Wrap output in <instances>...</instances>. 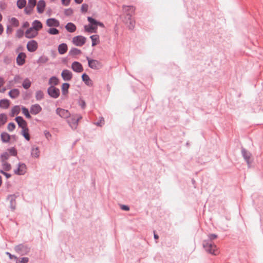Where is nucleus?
<instances>
[{
	"label": "nucleus",
	"mask_w": 263,
	"mask_h": 263,
	"mask_svg": "<svg viewBox=\"0 0 263 263\" xmlns=\"http://www.w3.org/2000/svg\"><path fill=\"white\" fill-rule=\"evenodd\" d=\"M68 50L67 45L65 43L60 44L58 46V52L60 54H65Z\"/></svg>",
	"instance_id": "nucleus-22"
},
{
	"label": "nucleus",
	"mask_w": 263,
	"mask_h": 263,
	"mask_svg": "<svg viewBox=\"0 0 263 263\" xmlns=\"http://www.w3.org/2000/svg\"><path fill=\"white\" fill-rule=\"evenodd\" d=\"M121 209L122 210L128 211L129 210V208L128 205H121Z\"/></svg>",
	"instance_id": "nucleus-61"
},
{
	"label": "nucleus",
	"mask_w": 263,
	"mask_h": 263,
	"mask_svg": "<svg viewBox=\"0 0 263 263\" xmlns=\"http://www.w3.org/2000/svg\"><path fill=\"white\" fill-rule=\"evenodd\" d=\"M7 122V117L5 114H0V127Z\"/></svg>",
	"instance_id": "nucleus-40"
},
{
	"label": "nucleus",
	"mask_w": 263,
	"mask_h": 263,
	"mask_svg": "<svg viewBox=\"0 0 263 263\" xmlns=\"http://www.w3.org/2000/svg\"><path fill=\"white\" fill-rule=\"evenodd\" d=\"M8 151L9 152V154L10 155H11L13 156H15L17 155V151L16 150V149L14 147H12V148H9V149H8Z\"/></svg>",
	"instance_id": "nucleus-47"
},
{
	"label": "nucleus",
	"mask_w": 263,
	"mask_h": 263,
	"mask_svg": "<svg viewBox=\"0 0 263 263\" xmlns=\"http://www.w3.org/2000/svg\"><path fill=\"white\" fill-rule=\"evenodd\" d=\"M37 43L35 40H31L27 43V49L29 52H34L37 49Z\"/></svg>",
	"instance_id": "nucleus-10"
},
{
	"label": "nucleus",
	"mask_w": 263,
	"mask_h": 263,
	"mask_svg": "<svg viewBox=\"0 0 263 263\" xmlns=\"http://www.w3.org/2000/svg\"><path fill=\"white\" fill-rule=\"evenodd\" d=\"M40 151L37 147L33 146L31 148V155L32 157L38 158L39 157Z\"/></svg>",
	"instance_id": "nucleus-32"
},
{
	"label": "nucleus",
	"mask_w": 263,
	"mask_h": 263,
	"mask_svg": "<svg viewBox=\"0 0 263 263\" xmlns=\"http://www.w3.org/2000/svg\"><path fill=\"white\" fill-rule=\"evenodd\" d=\"M21 79L20 77L18 75H16L14 78V81L15 82H18V80Z\"/></svg>",
	"instance_id": "nucleus-64"
},
{
	"label": "nucleus",
	"mask_w": 263,
	"mask_h": 263,
	"mask_svg": "<svg viewBox=\"0 0 263 263\" xmlns=\"http://www.w3.org/2000/svg\"><path fill=\"white\" fill-rule=\"evenodd\" d=\"M87 20L89 22L90 25L96 27L97 28V24L98 23V21L93 18L91 16L87 17Z\"/></svg>",
	"instance_id": "nucleus-39"
},
{
	"label": "nucleus",
	"mask_w": 263,
	"mask_h": 263,
	"mask_svg": "<svg viewBox=\"0 0 263 263\" xmlns=\"http://www.w3.org/2000/svg\"><path fill=\"white\" fill-rule=\"evenodd\" d=\"M26 166L24 163H19L17 168L14 171L15 174L23 175L26 173Z\"/></svg>",
	"instance_id": "nucleus-13"
},
{
	"label": "nucleus",
	"mask_w": 263,
	"mask_h": 263,
	"mask_svg": "<svg viewBox=\"0 0 263 263\" xmlns=\"http://www.w3.org/2000/svg\"><path fill=\"white\" fill-rule=\"evenodd\" d=\"M129 21V24L128 27L130 29H133L135 27V21H132V18L130 20H128Z\"/></svg>",
	"instance_id": "nucleus-57"
},
{
	"label": "nucleus",
	"mask_w": 263,
	"mask_h": 263,
	"mask_svg": "<svg viewBox=\"0 0 263 263\" xmlns=\"http://www.w3.org/2000/svg\"><path fill=\"white\" fill-rule=\"evenodd\" d=\"M85 30L86 32L89 33H92L93 32V30L96 29V27L94 26H92L91 25H89L88 26L87 25L84 26Z\"/></svg>",
	"instance_id": "nucleus-44"
},
{
	"label": "nucleus",
	"mask_w": 263,
	"mask_h": 263,
	"mask_svg": "<svg viewBox=\"0 0 263 263\" xmlns=\"http://www.w3.org/2000/svg\"><path fill=\"white\" fill-rule=\"evenodd\" d=\"M82 79L86 85L89 86H92V81L86 73H84L82 75Z\"/></svg>",
	"instance_id": "nucleus-21"
},
{
	"label": "nucleus",
	"mask_w": 263,
	"mask_h": 263,
	"mask_svg": "<svg viewBox=\"0 0 263 263\" xmlns=\"http://www.w3.org/2000/svg\"><path fill=\"white\" fill-rule=\"evenodd\" d=\"M44 135L46 137V138L49 140L50 138L51 137V134L47 130H45L44 131Z\"/></svg>",
	"instance_id": "nucleus-60"
},
{
	"label": "nucleus",
	"mask_w": 263,
	"mask_h": 263,
	"mask_svg": "<svg viewBox=\"0 0 263 263\" xmlns=\"http://www.w3.org/2000/svg\"><path fill=\"white\" fill-rule=\"evenodd\" d=\"M37 32L33 31V30H31L27 34V29L25 32V37L27 39H32L35 37L37 35Z\"/></svg>",
	"instance_id": "nucleus-29"
},
{
	"label": "nucleus",
	"mask_w": 263,
	"mask_h": 263,
	"mask_svg": "<svg viewBox=\"0 0 263 263\" xmlns=\"http://www.w3.org/2000/svg\"><path fill=\"white\" fill-rule=\"evenodd\" d=\"M26 5V0H17V6L19 9H22Z\"/></svg>",
	"instance_id": "nucleus-41"
},
{
	"label": "nucleus",
	"mask_w": 263,
	"mask_h": 263,
	"mask_svg": "<svg viewBox=\"0 0 263 263\" xmlns=\"http://www.w3.org/2000/svg\"><path fill=\"white\" fill-rule=\"evenodd\" d=\"M46 6L45 2L44 0H40L37 5V11L39 13H42L44 11V9Z\"/></svg>",
	"instance_id": "nucleus-20"
},
{
	"label": "nucleus",
	"mask_w": 263,
	"mask_h": 263,
	"mask_svg": "<svg viewBox=\"0 0 263 263\" xmlns=\"http://www.w3.org/2000/svg\"><path fill=\"white\" fill-rule=\"evenodd\" d=\"M65 29L67 31L70 33L74 32L76 30V25L71 22L68 23L65 26Z\"/></svg>",
	"instance_id": "nucleus-24"
},
{
	"label": "nucleus",
	"mask_w": 263,
	"mask_h": 263,
	"mask_svg": "<svg viewBox=\"0 0 263 263\" xmlns=\"http://www.w3.org/2000/svg\"><path fill=\"white\" fill-rule=\"evenodd\" d=\"M104 124V120L103 117H100L99 121L97 122L95 124L99 127H101Z\"/></svg>",
	"instance_id": "nucleus-49"
},
{
	"label": "nucleus",
	"mask_w": 263,
	"mask_h": 263,
	"mask_svg": "<svg viewBox=\"0 0 263 263\" xmlns=\"http://www.w3.org/2000/svg\"><path fill=\"white\" fill-rule=\"evenodd\" d=\"M81 53L82 51L81 50L76 48H72L69 51V55L70 56L74 57L80 54Z\"/></svg>",
	"instance_id": "nucleus-28"
},
{
	"label": "nucleus",
	"mask_w": 263,
	"mask_h": 263,
	"mask_svg": "<svg viewBox=\"0 0 263 263\" xmlns=\"http://www.w3.org/2000/svg\"><path fill=\"white\" fill-rule=\"evenodd\" d=\"M47 32L52 35H57L59 33V30L55 28H51L48 29Z\"/></svg>",
	"instance_id": "nucleus-45"
},
{
	"label": "nucleus",
	"mask_w": 263,
	"mask_h": 263,
	"mask_svg": "<svg viewBox=\"0 0 263 263\" xmlns=\"http://www.w3.org/2000/svg\"><path fill=\"white\" fill-rule=\"evenodd\" d=\"M48 61V58L45 55L41 56L38 60L37 61V63L38 64H44L46 63Z\"/></svg>",
	"instance_id": "nucleus-38"
},
{
	"label": "nucleus",
	"mask_w": 263,
	"mask_h": 263,
	"mask_svg": "<svg viewBox=\"0 0 263 263\" xmlns=\"http://www.w3.org/2000/svg\"><path fill=\"white\" fill-rule=\"evenodd\" d=\"M46 25L49 27H58L60 26V22L54 18H50L47 20Z\"/></svg>",
	"instance_id": "nucleus-19"
},
{
	"label": "nucleus",
	"mask_w": 263,
	"mask_h": 263,
	"mask_svg": "<svg viewBox=\"0 0 263 263\" xmlns=\"http://www.w3.org/2000/svg\"><path fill=\"white\" fill-rule=\"evenodd\" d=\"M36 4V0H28V5L32 8H34Z\"/></svg>",
	"instance_id": "nucleus-51"
},
{
	"label": "nucleus",
	"mask_w": 263,
	"mask_h": 263,
	"mask_svg": "<svg viewBox=\"0 0 263 263\" xmlns=\"http://www.w3.org/2000/svg\"><path fill=\"white\" fill-rule=\"evenodd\" d=\"M11 24L14 27H18L19 25V22L17 18L15 17H12L10 20Z\"/></svg>",
	"instance_id": "nucleus-46"
},
{
	"label": "nucleus",
	"mask_w": 263,
	"mask_h": 263,
	"mask_svg": "<svg viewBox=\"0 0 263 263\" xmlns=\"http://www.w3.org/2000/svg\"><path fill=\"white\" fill-rule=\"evenodd\" d=\"M22 110L23 114L25 115V116L26 117V118L29 119L31 118V116L30 114V112H29L28 108H27L23 106L22 107Z\"/></svg>",
	"instance_id": "nucleus-35"
},
{
	"label": "nucleus",
	"mask_w": 263,
	"mask_h": 263,
	"mask_svg": "<svg viewBox=\"0 0 263 263\" xmlns=\"http://www.w3.org/2000/svg\"><path fill=\"white\" fill-rule=\"evenodd\" d=\"M15 120L19 127L22 129L27 127V123L22 117L17 116L15 118Z\"/></svg>",
	"instance_id": "nucleus-17"
},
{
	"label": "nucleus",
	"mask_w": 263,
	"mask_h": 263,
	"mask_svg": "<svg viewBox=\"0 0 263 263\" xmlns=\"http://www.w3.org/2000/svg\"><path fill=\"white\" fill-rule=\"evenodd\" d=\"M15 128V124L13 122H10L8 124L7 128L10 132H12Z\"/></svg>",
	"instance_id": "nucleus-50"
},
{
	"label": "nucleus",
	"mask_w": 263,
	"mask_h": 263,
	"mask_svg": "<svg viewBox=\"0 0 263 263\" xmlns=\"http://www.w3.org/2000/svg\"><path fill=\"white\" fill-rule=\"evenodd\" d=\"M61 2L63 5L67 6L69 5L70 0H61Z\"/></svg>",
	"instance_id": "nucleus-59"
},
{
	"label": "nucleus",
	"mask_w": 263,
	"mask_h": 263,
	"mask_svg": "<svg viewBox=\"0 0 263 263\" xmlns=\"http://www.w3.org/2000/svg\"><path fill=\"white\" fill-rule=\"evenodd\" d=\"M61 76L63 80L70 81L72 78V72L68 69H64L61 73Z\"/></svg>",
	"instance_id": "nucleus-16"
},
{
	"label": "nucleus",
	"mask_w": 263,
	"mask_h": 263,
	"mask_svg": "<svg viewBox=\"0 0 263 263\" xmlns=\"http://www.w3.org/2000/svg\"><path fill=\"white\" fill-rule=\"evenodd\" d=\"M47 93L51 98L57 99L60 96V91L59 88L51 85L48 88Z\"/></svg>",
	"instance_id": "nucleus-5"
},
{
	"label": "nucleus",
	"mask_w": 263,
	"mask_h": 263,
	"mask_svg": "<svg viewBox=\"0 0 263 263\" xmlns=\"http://www.w3.org/2000/svg\"><path fill=\"white\" fill-rule=\"evenodd\" d=\"M20 112V107L18 105L14 106L11 109V116L13 117L15 115H17Z\"/></svg>",
	"instance_id": "nucleus-34"
},
{
	"label": "nucleus",
	"mask_w": 263,
	"mask_h": 263,
	"mask_svg": "<svg viewBox=\"0 0 263 263\" xmlns=\"http://www.w3.org/2000/svg\"><path fill=\"white\" fill-rule=\"evenodd\" d=\"M88 6L86 4H83L81 6V11L83 12H86L88 10Z\"/></svg>",
	"instance_id": "nucleus-55"
},
{
	"label": "nucleus",
	"mask_w": 263,
	"mask_h": 263,
	"mask_svg": "<svg viewBox=\"0 0 263 263\" xmlns=\"http://www.w3.org/2000/svg\"><path fill=\"white\" fill-rule=\"evenodd\" d=\"M26 58V55L24 52L19 53L16 59L17 64L19 66L24 65L25 63Z\"/></svg>",
	"instance_id": "nucleus-15"
},
{
	"label": "nucleus",
	"mask_w": 263,
	"mask_h": 263,
	"mask_svg": "<svg viewBox=\"0 0 263 263\" xmlns=\"http://www.w3.org/2000/svg\"><path fill=\"white\" fill-rule=\"evenodd\" d=\"M17 196L15 194H11L7 196V199L10 201V208L12 211L15 209L16 198Z\"/></svg>",
	"instance_id": "nucleus-12"
},
{
	"label": "nucleus",
	"mask_w": 263,
	"mask_h": 263,
	"mask_svg": "<svg viewBox=\"0 0 263 263\" xmlns=\"http://www.w3.org/2000/svg\"><path fill=\"white\" fill-rule=\"evenodd\" d=\"M70 85L68 83H64L62 85V93L63 95H66L68 92V89Z\"/></svg>",
	"instance_id": "nucleus-31"
},
{
	"label": "nucleus",
	"mask_w": 263,
	"mask_h": 263,
	"mask_svg": "<svg viewBox=\"0 0 263 263\" xmlns=\"http://www.w3.org/2000/svg\"><path fill=\"white\" fill-rule=\"evenodd\" d=\"M90 38L92 41V46H95L97 45L100 42L99 36L97 34L91 35L90 36Z\"/></svg>",
	"instance_id": "nucleus-30"
},
{
	"label": "nucleus",
	"mask_w": 263,
	"mask_h": 263,
	"mask_svg": "<svg viewBox=\"0 0 263 263\" xmlns=\"http://www.w3.org/2000/svg\"><path fill=\"white\" fill-rule=\"evenodd\" d=\"M31 85V82L29 79L26 78L22 83V86L25 89H28Z\"/></svg>",
	"instance_id": "nucleus-33"
},
{
	"label": "nucleus",
	"mask_w": 263,
	"mask_h": 263,
	"mask_svg": "<svg viewBox=\"0 0 263 263\" xmlns=\"http://www.w3.org/2000/svg\"><path fill=\"white\" fill-rule=\"evenodd\" d=\"M10 155L7 152L3 153L1 156V159L2 162H5L9 158Z\"/></svg>",
	"instance_id": "nucleus-43"
},
{
	"label": "nucleus",
	"mask_w": 263,
	"mask_h": 263,
	"mask_svg": "<svg viewBox=\"0 0 263 263\" xmlns=\"http://www.w3.org/2000/svg\"><path fill=\"white\" fill-rule=\"evenodd\" d=\"M29 26V23L28 22H25L23 23L22 27L23 28H26Z\"/></svg>",
	"instance_id": "nucleus-63"
},
{
	"label": "nucleus",
	"mask_w": 263,
	"mask_h": 263,
	"mask_svg": "<svg viewBox=\"0 0 263 263\" xmlns=\"http://www.w3.org/2000/svg\"><path fill=\"white\" fill-rule=\"evenodd\" d=\"M1 140L4 143H7L9 142L10 139V136L6 132H3L1 135Z\"/></svg>",
	"instance_id": "nucleus-25"
},
{
	"label": "nucleus",
	"mask_w": 263,
	"mask_h": 263,
	"mask_svg": "<svg viewBox=\"0 0 263 263\" xmlns=\"http://www.w3.org/2000/svg\"><path fill=\"white\" fill-rule=\"evenodd\" d=\"M33 10V8H32L28 6H27V7H26V8L24 9V12L26 14L29 15L31 14Z\"/></svg>",
	"instance_id": "nucleus-53"
},
{
	"label": "nucleus",
	"mask_w": 263,
	"mask_h": 263,
	"mask_svg": "<svg viewBox=\"0 0 263 263\" xmlns=\"http://www.w3.org/2000/svg\"><path fill=\"white\" fill-rule=\"evenodd\" d=\"M20 94V90L17 88L12 89L9 92V96L12 99H15L17 98Z\"/></svg>",
	"instance_id": "nucleus-23"
},
{
	"label": "nucleus",
	"mask_w": 263,
	"mask_h": 263,
	"mask_svg": "<svg viewBox=\"0 0 263 263\" xmlns=\"http://www.w3.org/2000/svg\"><path fill=\"white\" fill-rule=\"evenodd\" d=\"M82 119V117L80 114H70V117L67 119V122L72 129H76L78 127L79 121Z\"/></svg>",
	"instance_id": "nucleus-2"
},
{
	"label": "nucleus",
	"mask_w": 263,
	"mask_h": 263,
	"mask_svg": "<svg viewBox=\"0 0 263 263\" xmlns=\"http://www.w3.org/2000/svg\"><path fill=\"white\" fill-rule=\"evenodd\" d=\"M123 10L126 14L127 19L128 20H130L131 17L135 13V7L133 6H123Z\"/></svg>",
	"instance_id": "nucleus-7"
},
{
	"label": "nucleus",
	"mask_w": 263,
	"mask_h": 263,
	"mask_svg": "<svg viewBox=\"0 0 263 263\" xmlns=\"http://www.w3.org/2000/svg\"><path fill=\"white\" fill-rule=\"evenodd\" d=\"M24 31L21 29L17 30L16 35L18 38H21L24 35Z\"/></svg>",
	"instance_id": "nucleus-54"
},
{
	"label": "nucleus",
	"mask_w": 263,
	"mask_h": 263,
	"mask_svg": "<svg viewBox=\"0 0 263 263\" xmlns=\"http://www.w3.org/2000/svg\"><path fill=\"white\" fill-rule=\"evenodd\" d=\"M43 25L39 20H35L32 22V27L27 29V33L31 30H34L35 32H37L40 29L42 28Z\"/></svg>",
	"instance_id": "nucleus-11"
},
{
	"label": "nucleus",
	"mask_w": 263,
	"mask_h": 263,
	"mask_svg": "<svg viewBox=\"0 0 263 263\" xmlns=\"http://www.w3.org/2000/svg\"><path fill=\"white\" fill-rule=\"evenodd\" d=\"M44 98V93L42 90H37L35 93V99L37 101H40Z\"/></svg>",
	"instance_id": "nucleus-36"
},
{
	"label": "nucleus",
	"mask_w": 263,
	"mask_h": 263,
	"mask_svg": "<svg viewBox=\"0 0 263 263\" xmlns=\"http://www.w3.org/2000/svg\"><path fill=\"white\" fill-rule=\"evenodd\" d=\"M21 134L24 137V138L27 140L29 141L30 139V136L29 133V129L28 127L22 129L21 132Z\"/></svg>",
	"instance_id": "nucleus-26"
},
{
	"label": "nucleus",
	"mask_w": 263,
	"mask_h": 263,
	"mask_svg": "<svg viewBox=\"0 0 263 263\" xmlns=\"http://www.w3.org/2000/svg\"><path fill=\"white\" fill-rule=\"evenodd\" d=\"M79 105L81 107L82 109H84L86 107V103L84 100L80 99L79 101Z\"/></svg>",
	"instance_id": "nucleus-56"
},
{
	"label": "nucleus",
	"mask_w": 263,
	"mask_h": 263,
	"mask_svg": "<svg viewBox=\"0 0 263 263\" xmlns=\"http://www.w3.org/2000/svg\"><path fill=\"white\" fill-rule=\"evenodd\" d=\"M56 114L63 118L68 119L70 117V113L68 110H66L61 108H58L56 109Z\"/></svg>",
	"instance_id": "nucleus-9"
},
{
	"label": "nucleus",
	"mask_w": 263,
	"mask_h": 263,
	"mask_svg": "<svg viewBox=\"0 0 263 263\" xmlns=\"http://www.w3.org/2000/svg\"><path fill=\"white\" fill-rule=\"evenodd\" d=\"M72 69L76 72H81L83 71L82 65L79 62L74 61L71 64Z\"/></svg>",
	"instance_id": "nucleus-14"
},
{
	"label": "nucleus",
	"mask_w": 263,
	"mask_h": 263,
	"mask_svg": "<svg viewBox=\"0 0 263 263\" xmlns=\"http://www.w3.org/2000/svg\"><path fill=\"white\" fill-rule=\"evenodd\" d=\"M5 82V81L3 77H0V88L4 84Z\"/></svg>",
	"instance_id": "nucleus-62"
},
{
	"label": "nucleus",
	"mask_w": 263,
	"mask_h": 263,
	"mask_svg": "<svg viewBox=\"0 0 263 263\" xmlns=\"http://www.w3.org/2000/svg\"><path fill=\"white\" fill-rule=\"evenodd\" d=\"M73 11V10L71 8H68L67 9H65L64 11V14L66 16H69L72 14Z\"/></svg>",
	"instance_id": "nucleus-52"
},
{
	"label": "nucleus",
	"mask_w": 263,
	"mask_h": 263,
	"mask_svg": "<svg viewBox=\"0 0 263 263\" xmlns=\"http://www.w3.org/2000/svg\"><path fill=\"white\" fill-rule=\"evenodd\" d=\"M42 108L39 104H35L30 106V112L31 114L36 115L39 114L42 111Z\"/></svg>",
	"instance_id": "nucleus-18"
},
{
	"label": "nucleus",
	"mask_w": 263,
	"mask_h": 263,
	"mask_svg": "<svg viewBox=\"0 0 263 263\" xmlns=\"http://www.w3.org/2000/svg\"><path fill=\"white\" fill-rule=\"evenodd\" d=\"M29 261V258L28 257H22L21 259L17 263H27Z\"/></svg>",
	"instance_id": "nucleus-58"
},
{
	"label": "nucleus",
	"mask_w": 263,
	"mask_h": 263,
	"mask_svg": "<svg viewBox=\"0 0 263 263\" xmlns=\"http://www.w3.org/2000/svg\"><path fill=\"white\" fill-rule=\"evenodd\" d=\"M86 59L88 61V66L91 69L99 70L101 69L103 66L102 63L97 60L91 59L88 57H86Z\"/></svg>",
	"instance_id": "nucleus-4"
},
{
	"label": "nucleus",
	"mask_w": 263,
	"mask_h": 263,
	"mask_svg": "<svg viewBox=\"0 0 263 263\" xmlns=\"http://www.w3.org/2000/svg\"><path fill=\"white\" fill-rule=\"evenodd\" d=\"M11 61H12V58L8 56H5L3 60V62L6 65L10 64L11 63Z\"/></svg>",
	"instance_id": "nucleus-48"
},
{
	"label": "nucleus",
	"mask_w": 263,
	"mask_h": 263,
	"mask_svg": "<svg viewBox=\"0 0 263 263\" xmlns=\"http://www.w3.org/2000/svg\"><path fill=\"white\" fill-rule=\"evenodd\" d=\"M217 237V236L216 234H211L209 235V240L203 241V247L207 252L214 255L216 254L215 252L216 246L212 242V240Z\"/></svg>",
	"instance_id": "nucleus-1"
},
{
	"label": "nucleus",
	"mask_w": 263,
	"mask_h": 263,
	"mask_svg": "<svg viewBox=\"0 0 263 263\" xmlns=\"http://www.w3.org/2000/svg\"><path fill=\"white\" fill-rule=\"evenodd\" d=\"M86 37L82 35L74 36L72 39L73 44L77 46H82L86 42Z\"/></svg>",
	"instance_id": "nucleus-8"
},
{
	"label": "nucleus",
	"mask_w": 263,
	"mask_h": 263,
	"mask_svg": "<svg viewBox=\"0 0 263 263\" xmlns=\"http://www.w3.org/2000/svg\"><path fill=\"white\" fill-rule=\"evenodd\" d=\"M16 252L21 255H27L30 250V247L26 243H20L14 247Z\"/></svg>",
	"instance_id": "nucleus-3"
},
{
	"label": "nucleus",
	"mask_w": 263,
	"mask_h": 263,
	"mask_svg": "<svg viewBox=\"0 0 263 263\" xmlns=\"http://www.w3.org/2000/svg\"><path fill=\"white\" fill-rule=\"evenodd\" d=\"M2 162V166L3 169L5 171H9L11 168V166L10 163L8 162L5 161V162Z\"/></svg>",
	"instance_id": "nucleus-42"
},
{
	"label": "nucleus",
	"mask_w": 263,
	"mask_h": 263,
	"mask_svg": "<svg viewBox=\"0 0 263 263\" xmlns=\"http://www.w3.org/2000/svg\"><path fill=\"white\" fill-rule=\"evenodd\" d=\"M241 152L243 159L248 164V167H250L252 162V161L251 160L252 154L243 147H241Z\"/></svg>",
	"instance_id": "nucleus-6"
},
{
	"label": "nucleus",
	"mask_w": 263,
	"mask_h": 263,
	"mask_svg": "<svg viewBox=\"0 0 263 263\" xmlns=\"http://www.w3.org/2000/svg\"><path fill=\"white\" fill-rule=\"evenodd\" d=\"M10 105V101L8 99H2L0 100V107L7 109Z\"/></svg>",
	"instance_id": "nucleus-27"
},
{
	"label": "nucleus",
	"mask_w": 263,
	"mask_h": 263,
	"mask_svg": "<svg viewBox=\"0 0 263 263\" xmlns=\"http://www.w3.org/2000/svg\"><path fill=\"white\" fill-rule=\"evenodd\" d=\"M49 84L57 85L59 83V79L55 76H52L49 80Z\"/></svg>",
	"instance_id": "nucleus-37"
}]
</instances>
